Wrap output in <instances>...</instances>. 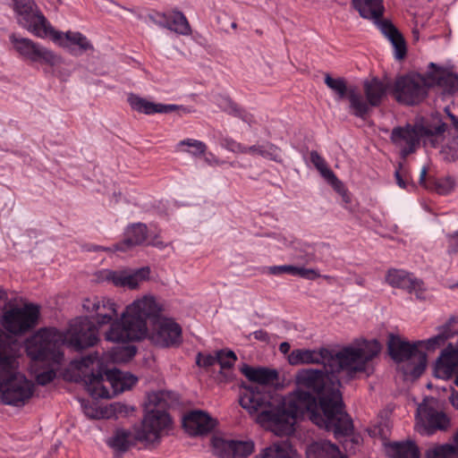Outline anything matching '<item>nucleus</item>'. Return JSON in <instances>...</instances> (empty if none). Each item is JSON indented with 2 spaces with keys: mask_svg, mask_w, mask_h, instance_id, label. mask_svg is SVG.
Segmentation results:
<instances>
[{
  "mask_svg": "<svg viewBox=\"0 0 458 458\" xmlns=\"http://www.w3.org/2000/svg\"><path fill=\"white\" fill-rule=\"evenodd\" d=\"M456 372H458V345L449 344L435 362L434 375L441 379H448Z\"/></svg>",
  "mask_w": 458,
  "mask_h": 458,
  "instance_id": "22",
  "label": "nucleus"
},
{
  "mask_svg": "<svg viewBox=\"0 0 458 458\" xmlns=\"http://www.w3.org/2000/svg\"><path fill=\"white\" fill-rule=\"evenodd\" d=\"M216 425V420L203 411H192L187 413L182 420L185 431L192 437L203 436L212 431Z\"/></svg>",
  "mask_w": 458,
  "mask_h": 458,
  "instance_id": "21",
  "label": "nucleus"
},
{
  "mask_svg": "<svg viewBox=\"0 0 458 458\" xmlns=\"http://www.w3.org/2000/svg\"><path fill=\"white\" fill-rule=\"evenodd\" d=\"M448 117L451 120L452 125L454 126L456 132L458 133V118L451 113H448Z\"/></svg>",
  "mask_w": 458,
  "mask_h": 458,
  "instance_id": "60",
  "label": "nucleus"
},
{
  "mask_svg": "<svg viewBox=\"0 0 458 458\" xmlns=\"http://www.w3.org/2000/svg\"><path fill=\"white\" fill-rule=\"evenodd\" d=\"M252 335L256 340L265 343H267L269 341L268 334L262 329L255 331Z\"/></svg>",
  "mask_w": 458,
  "mask_h": 458,
  "instance_id": "54",
  "label": "nucleus"
},
{
  "mask_svg": "<svg viewBox=\"0 0 458 458\" xmlns=\"http://www.w3.org/2000/svg\"><path fill=\"white\" fill-rule=\"evenodd\" d=\"M196 362L200 367H205V368L210 367L216 362V354L211 355V354L199 353L197 356Z\"/></svg>",
  "mask_w": 458,
  "mask_h": 458,
  "instance_id": "50",
  "label": "nucleus"
},
{
  "mask_svg": "<svg viewBox=\"0 0 458 458\" xmlns=\"http://www.w3.org/2000/svg\"><path fill=\"white\" fill-rule=\"evenodd\" d=\"M82 308L84 311L91 315L97 327L110 326L118 318V305L107 297L92 296L83 300Z\"/></svg>",
  "mask_w": 458,
  "mask_h": 458,
  "instance_id": "17",
  "label": "nucleus"
},
{
  "mask_svg": "<svg viewBox=\"0 0 458 458\" xmlns=\"http://www.w3.org/2000/svg\"><path fill=\"white\" fill-rule=\"evenodd\" d=\"M233 445V439L219 436H214L211 438L212 452L219 458H230Z\"/></svg>",
  "mask_w": 458,
  "mask_h": 458,
  "instance_id": "35",
  "label": "nucleus"
},
{
  "mask_svg": "<svg viewBox=\"0 0 458 458\" xmlns=\"http://www.w3.org/2000/svg\"><path fill=\"white\" fill-rule=\"evenodd\" d=\"M65 339L75 351H81L98 342V328L89 317H78L70 322Z\"/></svg>",
  "mask_w": 458,
  "mask_h": 458,
  "instance_id": "15",
  "label": "nucleus"
},
{
  "mask_svg": "<svg viewBox=\"0 0 458 458\" xmlns=\"http://www.w3.org/2000/svg\"><path fill=\"white\" fill-rule=\"evenodd\" d=\"M279 351L284 354L287 353L290 351V344L287 342L281 343Z\"/></svg>",
  "mask_w": 458,
  "mask_h": 458,
  "instance_id": "61",
  "label": "nucleus"
},
{
  "mask_svg": "<svg viewBox=\"0 0 458 458\" xmlns=\"http://www.w3.org/2000/svg\"><path fill=\"white\" fill-rule=\"evenodd\" d=\"M251 152L255 154H259V156L269 158L276 162H281V159L278 156V148L274 144H267L266 146H252L249 148H245L243 152Z\"/></svg>",
  "mask_w": 458,
  "mask_h": 458,
  "instance_id": "41",
  "label": "nucleus"
},
{
  "mask_svg": "<svg viewBox=\"0 0 458 458\" xmlns=\"http://www.w3.org/2000/svg\"><path fill=\"white\" fill-rule=\"evenodd\" d=\"M420 131V138L423 139L425 145L429 144L436 148L444 139L447 125L438 116L425 124H416Z\"/></svg>",
  "mask_w": 458,
  "mask_h": 458,
  "instance_id": "24",
  "label": "nucleus"
},
{
  "mask_svg": "<svg viewBox=\"0 0 458 458\" xmlns=\"http://www.w3.org/2000/svg\"><path fill=\"white\" fill-rule=\"evenodd\" d=\"M429 83L431 87L438 85L443 89V96L453 95L458 92V75L449 72L440 67H437L435 64H429L428 71Z\"/></svg>",
  "mask_w": 458,
  "mask_h": 458,
  "instance_id": "23",
  "label": "nucleus"
},
{
  "mask_svg": "<svg viewBox=\"0 0 458 458\" xmlns=\"http://www.w3.org/2000/svg\"><path fill=\"white\" fill-rule=\"evenodd\" d=\"M305 458H347V456L330 441L318 440L306 445Z\"/></svg>",
  "mask_w": 458,
  "mask_h": 458,
  "instance_id": "26",
  "label": "nucleus"
},
{
  "mask_svg": "<svg viewBox=\"0 0 458 458\" xmlns=\"http://www.w3.org/2000/svg\"><path fill=\"white\" fill-rule=\"evenodd\" d=\"M147 237V226L145 225H133L126 230L125 239L116 245V250L126 251L134 246L142 244Z\"/></svg>",
  "mask_w": 458,
  "mask_h": 458,
  "instance_id": "29",
  "label": "nucleus"
},
{
  "mask_svg": "<svg viewBox=\"0 0 458 458\" xmlns=\"http://www.w3.org/2000/svg\"><path fill=\"white\" fill-rule=\"evenodd\" d=\"M327 368L321 369H302L295 375L296 390L284 399L283 413L276 435L284 436L293 432L296 418L310 412V419L319 428L334 432L335 436H347L352 431V421L344 410L340 392L341 377L344 373L349 379L358 373L348 368Z\"/></svg>",
  "mask_w": 458,
  "mask_h": 458,
  "instance_id": "1",
  "label": "nucleus"
},
{
  "mask_svg": "<svg viewBox=\"0 0 458 458\" xmlns=\"http://www.w3.org/2000/svg\"><path fill=\"white\" fill-rule=\"evenodd\" d=\"M72 364L81 371L87 390L94 398L110 399L130 389L137 382L133 375L117 369L103 372L97 352L74 360Z\"/></svg>",
  "mask_w": 458,
  "mask_h": 458,
  "instance_id": "5",
  "label": "nucleus"
},
{
  "mask_svg": "<svg viewBox=\"0 0 458 458\" xmlns=\"http://www.w3.org/2000/svg\"><path fill=\"white\" fill-rule=\"evenodd\" d=\"M138 442L134 438V432L124 428H116L113 435L107 438L106 444L113 450L114 458H120Z\"/></svg>",
  "mask_w": 458,
  "mask_h": 458,
  "instance_id": "27",
  "label": "nucleus"
},
{
  "mask_svg": "<svg viewBox=\"0 0 458 458\" xmlns=\"http://www.w3.org/2000/svg\"><path fill=\"white\" fill-rule=\"evenodd\" d=\"M296 267L291 265L279 266L271 267V273L278 274V273H288L295 276Z\"/></svg>",
  "mask_w": 458,
  "mask_h": 458,
  "instance_id": "53",
  "label": "nucleus"
},
{
  "mask_svg": "<svg viewBox=\"0 0 458 458\" xmlns=\"http://www.w3.org/2000/svg\"><path fill=\"white\" fill-rule=\"evenodd\" d=\"M424 342L418 341L411 344L398 335H389L387 350L391 358L396 362L411 360L413 368L410 374L418 377L425 370L427 365V355L420 350Z\"/></svg>",
  "mask_w": 458,
  "mask_h": 458,
  "instance_id": "12",
  "label": "nucleus"
},
{
  "mask_svg": "<svg viewBox=\"0 0 458 458\" xmlns=\"http://www.w3.org/2000/svg\"><path fill=\"white\" fill-rule=\"evenodd\" d=\"M457 454L450 445H441L429 447L426 452V458H454Z\"/></svg>",
  "mask_w": 458,
  "mask_h": 458,
  "instance_id": "42",
  "label": "nucleus"
},
{
  "mask_svg": "<svg viewBox=\"0 0 458 458\" xmlns=\"http://www.w3.org/2000/svg\"><path fill=\"white\" fill-rule=\"evenodd\" d=\"M386 282L393 287L403 288L410 293L422 290V282L404 270L390 269L386 275Z\"/></svg>",
  "mask_w": 458,
  "mask_h": 458,
  "instance_id": "28",
  "label": "nucleus"
},
{
  "mask_svg": "<svg viewBox=\"0 0 458 458\" xmlns=\"http://www.w3.org/2000/svg\"><path fill=\"white\" fill-rule=\"evenodd\" d=\"M449 401L452 403V405L458 410V393L454 390L452 392L451 395L449 396Z\"/></svg>",
  "mask_w": 458,
  "mask_h": 458,
  "instance_id": "57",
  "label": "nucleus"
},
{
  "mask_svg": "<svg viewBox=\"0 0 458 458\" xmlns=\"http://www.w3.org/2000/svg\"><path fill=\"white\" fill-rule=\"evenodd\" d=\"M241 371L252 382L242 388L239 399L241 406L250 414H256L257 423L276 434V426L281 421L284 398L273 395L267 385L276 379L277 372L247 364L242 366Z\"/></svg>",
  "mask_w": 458,
  "mask_h": 458,
  "instance_id": "3",
  "label": "nucleus"
},
{
  "mask_svg": "<svg viewBox=\"0 0 458 458\" xmlns=\"http://www.w3.org/2000/svg\"><path fill=\"white\" fill-rule=\"evenodd\" d=\"M7 298V294L5 291L2 288H0V300H4Z\"/></svg>",
  "mask_w": 458,
  "mask_h": 458,
  "instance_id": "63",
  "label": "nucleus"
},
{
  "mask_svg": "<svg viewBox=\"0 0 458 458\" xmlns=\"http://www.w3.org/2000/svg\"><path fill=\"white\" fill-rule=\"evenodd\" d=\"M179 147L186 146L191 148V151H188L194 157H201L206 153L207 146L204 142L194 140V139H186L181 140L178 144Z\"/></svg>",
  "mask_w": 458,
  "mask_h": 458,
  "instance_id": "45",
  "label": "nucleus"
},
{
  "mask_svg": "<svg viewBox=\"0 0 458 458\" xmlns=\"http://www.w3.org/2000/svg\"><path fill=\"white\" fill-rule=\"evenodd\" d=\"M17 22L28 31L38 38L52 39L61 38L60 31H56L39 10L34 0H13Z\"/></svg>",
  "mask_w": 458,
  "mask_h": 458,
  "instance_id": "10",
  "label": "nucleus"
},
{
  "mask_svg": "<svg viewBox=\"0 0 458 458\" xmlns=\"http://www.w3.org/2000/svg\"><path fill=\"white\" fill-rule=\"evenodd\" d=\"M60 33L61 38L53 40L62 47L69 48L71 45H76L83 52L94 49L89 40L80 32L67 31L66 33Z\"/></svg>",
  "mask_w": 458,
  "mask_h": 458,
  "instance_id": "33",
  "label": "nucleus"
},
{
  "mask_svg": "<svg viewBox=\"0 0 458 458\" xmlns=\"http://www.w3.org/2000/svg\"><path fill=\"white\" fill-rule=\"evenodd\" d=\"M395 179H396V182L397 184L401 187V188H404L405 187V182L403 180V178L401 177L400 175V173L398 171L395 172Z\"/></svg>",
  "mask_w": 458,
  "mask_h": 458,
  "instance_id": "62",
  "label": "nucleus"
},
{
  "mask_svg": "<svg viewBox=\"0 0 458 458\" xmlns=\"http://www.w3.org/2000/svg\"><path fill=\"white\" fill-rule=\"evenodd\" d=\"M386 89L387 85L377 78L365 80L362 82V92L356 87H350L348 100L352 114L364 118L372 107H377L382 103Z\"/></svg>",
  "mask_w": 458,
  "mask_h": 458,
  "instance_id": "8",
  "label": "nucleus"
},
{
  "mask_svg": "<svg viewBox=\"0 0 458 458\" xmlns=\"http://www.w3.org/2000/svg\"><path fill=\"white\" fill-rule=\"evenodd\" d=\"M147 411L141 422L133 427L134 438L144 444L158 443L172 427V419L166 409L173 404L170 392L158 391L148 394Z\"/></svg>",
  "mask_w": 458,
  "mask_h": 458,
  "instance_id": "7",
  "label": "nucleus"
},
{
  "mask_svg": "<svg viewBox=\"0 0 458 458\" xmlns=\"http://www.w3.org/2000/svg\"><path fill=\"white\" fill-rule=\"evenodd\" d=\"M310 161L324 178L329 175L328 173L333 172L327 167L325 159L315 150L310 152Z\"/></svg>",
  "mask_w": 458,
  "mask_h": 458,
  "instance_id": "46",
  "label": "nucleus"
},
{
  "mask_svg": "<svg viewBox=\"0 0 458 458\" xmlns=\"http://www.w3.org/2000/svg\"><path fill=\"white\" fill-rule=\"evenodd\" d=\"M380 31L391 42L394 48V56L402 60L406 55L407 48L404 38L397 28L388 20L375 21Z\"/></svg>",
  "mask_w": 458,
  "mask_h": 458,
  "instance_id": "25",
  "label": "nucleus"
},
{
  "mask_svg": "<svg viewBox=\"0 0 458 458\" xmlns=\"http://www.w3.org/2000/svg\"><path fill=\"white\" fill-rule=\"evenodd\" d=\"M150 275V268L143 267L135 270H109L101 272L102 280L111 282L114 285L119 287H128L136 289L140 283L148 280Z\"/></svg>",
  "mask_w": 458,
  "mask_h": 458,
  "instance_id": "19",
  "label": "nucleus"
},
{
  "mask_svg": "<svg viewBox=\"0 0 458 458\" xmlns=\"http://www.w3.org/2000/svg\"><path fill=\"white\" fill-rule=\"evenodd\" d=\"M329 175L325 178L333 187L335 191H337L339 193H342L343 195H345V190L344 189L343 182L335 176L334 172L328 173Z\"/></svg>",
  "mask_w": 458,
  "mask_h": 458,
  "instance_id": "51",
  "label": "nucleus"
},
{
  "mask_svg": "<svg viewBox=\"0 0 458 458\" xmlns=\"http://www.w3.org/2000/svg\"><path fill=\"white\" fill-rule=\"evenodd\" d=\"M449 445L454 448V452L458 455V429L454 433L453 444Z\"/></svg>",
  "mask_w": 458,
  "mask_h": 458,
  "instance_id": "58",
  "label": "nucleus"
},
{
  "mask_svg": "<svg viewBox=\"0 0 458 458\" xmlns=\"http://www.w3.org/2000/svg\"><path fill=\"white\" fill-rule=\"evenodd\" d=\"M296 452L287 440L277 441L264 448L256 458H295Z\"/></svg>",
  "mask_w": 458,
  "mask_h": 458,
  "instance_id": "31",
  "label": "nucleus"
},
{
  "mask_svg": "<svg viewBox=\"0 0 458 458\" xmlns=\"http://www.w3.org/2000/svg\"><path fill=\"white\" fill-rule=\"evenodd\" d=\"M128 102L131 107L139 113L145 114H151L157 113V104L152 103L143 98L137 95L131 94L128 97Z\"/></svg>",
  "mask_w": 458,
  "mask_h": 458,
  "instance_id": "36",
  "label": "nucleus"
},
{
  "mask_svg": "<svg viewBox=\"0 0 458 458\" xmlns=\"http://www.w3.org/2000/svg\"><path fill=\"white\" fill-rule=\"evenodd\" d=\"M233 444L230 458H247L254 450V443L250 440L233 439Z\"/></svg>",
  "mask_w": 458,
  "mask_h": 458,
  "instance_id": "38",
  "label": "nucleus"
},
{
  "mask_svg": "<svg viewBox=\"0 0 458 458\" xmlns=\"http://www.w3.org/2000/svg\"><path fill=\"white\" fill-rule=\"evenodd\" d=\"M55 377V371L53 369H47L38 373L36 377L37 383L41 386H45Z\"/></svg>",
  "mask_w": 458,
  "mask_h": 458,
  "instance_id": "48",
  "label": "nucleus"
},
{
  "mask_svg": "<svg viewBox=\"0 0 458 458\" xmlns=\"http://www.w3.org/2000/svg\"><path fill=\"white\" fill-rule=\"evenodd\" d=\"M390 140L393 144L401 149V155L405 158L408 155L415 152L420 144V131L417 125L406 124L405 126L394 127L392 131Z\"/></svg>",
  "mask_w": 458,
  "mask_h": 458,
  "instance_id": "20",
  "label": "nucleus"
},
{
  "mask_svg": "<svg viewBox=\"0 0 458 458\" xmlns=\"http://www.w3.org/2000/svg\"><path fill=\"white\" fill-rule=\"evenodd\" d=\"M431 87L428 73L409 74L398 77L394 85V94L399 103L412 106L421 102L428 94V89Z\"/></svg>",
  "mask_w": 458,
  "mask_h": 458,
  "instance_id": "13",
  "label": "nucleus"
},
{
  "mask_svg": "<svg viewBox=\"0 0 458 458\" xmlns=\"http://www.w3.org/2000/svg\"><path fill=\"white\" fill-rule=\"evenodd\" d=\"M18 344L0 329V398L4 404L22 406L33 394V384L16 371Z\"/></svg>",
  "mask_w": 458,
  "mask_h": 458,
  "instance_id": "4",
  "label": "nucleus"
},
{
  "mask_svg": "<svg viewBox=\"0 0 458 458\" xmlns=\"http://www.w3.org/2000/svg\"><path fill=\"white\" fill-rule=\"evenodd\" d=\"M325 83L330 89L339 96V98H344L345 96L348 98L350 87H347L346 81L344 78H333L330 74L327 73L325 75Z\"/></svg>",
  "mask_w": 458,
  "mask_h": 458,
  "instance_id": "40",
  "label": "nucleus"
},
{
  "mask_svg": "<svg viewBox=\"0 0 458 458\" xmlns=\"http://www.w3.org/2000/svg\"><path fill=\"white\" fill-rule=\"evenodd\" d=\"M355 9L361 17L377 21L383 15V0H352Z\"/></svg>",
  "mask_w": 458,
  "mask_h": 458,
  "instance_id": "30",
  "label": "nucleus"
},
{
  "mask_svg": "<svg viewBox=\"0 0 458 458\" xmlns=\"http://www.w3.org/2000/svg\"><path fill=\"white\" fill-rule=\"evenodd\" d=\"M237 360L236 354L231 350H220L216 352V362L221 369H230Z\"/></svg>",
  "mask_w": 458,
  "mask_h": 458,
  "instance_id": "44",
  "label": "nucleus"
},
{
  "mask_svg": "<svg viewBox=\"0 0 458 458\" xmlns=\"http://www.w3.org/2000/svg\"><path fill=\"white\" fill-rule=\"evenodd\" d=\"M137 349L133 345L116 347L113 350L112 359L115 362H126L136 354Z\"/></svg>",
  "mask_w": 458,
  "mask_h": 458,
  "instance_id": "43",
  "label": "nucleus"
},
{
  "mask_svg": "<svg viewBox=\"0 0 458 458\" xmlns=\"http://www.w3.org/2000/svg\"><path fill=\"white\" fill-rule=\"evenodd\" d=\"M149 339L160 347L176 346L182 343V328L173 319L159 317L153 322Z\"/></svg>",
  "mask_w": 458,
  "mask_h": 458,
  "instance_id": "18",
  "label": "nucleus"
},
{
  "mask_svg": "<svg viewBox=\"0 0 458 458\" xmlns=\"http://www.w3.org/2000/svg\"><path fill=\"white\" fill-rule=\"evenodd\" d=\"M455 187V182L454 180L447 176L445 178L438 179L436 181H431L430 185H426V188L436 191L437 193L440 195H446L449 194L451 191H454Z\"/></svg>",
  "mask_w": 458,
  "mask_h": 458,
  "instance_id": "39",
  "label": "nucleus"
},
{
  "mask_svg": "<svg viewBox=\"0 0 458 458\" xmlns=\"http://www.w3.org/2000/svg\"><path fill=\"white\" fill-rule=\"evenodd\" d=\"M426 176H427V168L423 167L420 171V184L423 185L426 188V185H430V182H426Z\"/></svg>",
  "mask_w": 458,
  "mask_h": 458,
  "instance_id": "56",
  "label": "nucleus"
},
{
  "mask_svg": "<svg viewBox=\"0 0 458 458\" xmlns=\"http://www.w3.org/2000/svg\"><path fill=\"white\" fill-rule=\"evenodd\" d=\"M458 143L453 142L451 145L445 146L440 154L446 162H454L458 158Z\"/></svg>",
  "mask_w": 458,
  "mask_h": 458,
  "instance_id": "47",
  "label": "nucleus"
},
{
  "mask_svg": "<svg viewBox=\"0 0 458 458\" xmlns=\"http://www.w3.org/2000/svg\"><path fill=\"white\" fill-rule=\"evenodd\" d=\"M10 40L15 51L30 62L49 66H55L62 62L61 56L30 38H19L13 33L10 36Z\"/></svg>",
  "mask_w": 458,
  "mask_h": 458,
  "instance_id": "16",
  "label": "nucleus"
},
{
  "mask_svg": "<svg viewBox=\"0 0 458 458\" xmlns=\"http://www.w3.org/2000/svg\"><path fill=\"white\" fill-rule=\"evenodd\" d=\"M386 452L391 458H420L419 448L411 441L390 443Z\"/></svg>",
  "mask_w": 458,
  "mask_h": 458,
  "instance_id": "32",
  "label": "nucleus"
},
{
  "mask_svg": "<svg viewBox=\"0 0 458 458\" xmlns=\"http://www.w3.org/2000/svg\"><path fill=\"white\" fill-rule=\"evenodd\" d=\"M295 276H299L302 278L309 279V280H314L320 276L319 273L315 269L304 268V267H296Z\"/></svg>",
  "mask_w": 458,
  "mask_h": 458,
  "instance_id": "49",
  "label": "nucleus"
},
{
  "mask_svg": "<svg viewBox=\"0 0 458 458\" xmlns=\"http://www.w3.org/2000/svg\"><path fill=\"white\" fill-rule=\"evenodd\" d=\"M454 318H450L449 321L444 326L438 328V334L434 337H431L426 341H423L424 344L422 346H425L428 351H435L440 346L444 345L445 343L454 335L457 334L456 330L452 328V323Z\"/></svg>",
  "mask_w": 458,
  "mask_h": 458,
  "instance_id": "34",
  "label": "nucleus"
},
{
  "mask_svg": "<svg viewBox=\"0 0 458 458\" xmlns=\"http://www.w3.org/2000/svg\"><path fill=\"white\" fill-rule=\"evenodd\" d=\"M454 384L458 386V372L454 379Z\"/></svg>",
  "mask_w": 458,
  "mask_h": 458,
  "instance_id": "64",
  "label": "nucleus"
},
{
  "mask_svg": "<svg viewBox=\"0 0 458 458\" xmlns=\"http://www.w3.org/2000/svg\"><path fill=\"white\" fill-rule=\"evenodd\" d=\"M161 306L153 296L146 295L128 305L105 334V339L114 343L138 341L148 335L147 318H159Z\"/></svg>",
  "mask_w": 458,
  "mask_h": 458,
  "instance_id": "6",
  "label": "nucleus"
},
{
  "mask_svg": "<svg viewBox=\"0 0 458 458\" xmlns=\"http://www.w3.org/2000/svg\"><path fill=\"white\" fill-rule=\"evenodd\" d=\"M174 109H175V106H173V105L165 106V105L157 104V113H169V112L174 111Z\"/></svg>",
  "mask_w": 458,
  "mask_h": 458,
  "instance_id": "55",
  "label": "nucleus"
},
{
  "mask_svg": "<svg viewBox=\"0 0 458 458\" xmlns=\"http://www.w3.org/2000/svg\"><path fill=\"white\" fill-rule=\"evenodd\" d=\"M381 344L376 339H356L339 351L321 348L319 350H293L288 355L291 365L322 364L332 372V368H348L351 371H366L367 376L373 371L372 360L381 351Z\"/></svg>",
  "mask_w": 458,
  "mask_h": 458,
  "instance_id": "2",
  "label": "nucleus"
},
{
  "mask_svg": "<svg viewBox=\"0 0 458 458\" xmlns=\"http://www.w3.org/2000/svg\"><path fill=\"white\" fill-rule=\"evenodd\" d=\"M63 335L55 328H45L28 339L26 351L28 355L35 360H47L60 364L64 353L61 351Z\"/></svg>",
  "mask_w": 458,
  "mask_h": 458,
  "instance_id": "9",
  "label": "nucleus"
},
{
  "mask_svg": "<svg viewBox=\"0 0 458 458\" xmlns=\"http://www.w3.org/2000/svg\"><path fill=\"white\" fill-rule=\"evenodd\" d=\"M437 401L427 398L419 404L416 412V428L421 435L430 436L437 430H446L450 426L447 415L438 411Z\"/></svg>",
  "mask_w": 458,
  "mask_h": 458,
  "instance_id": "14",
  "label": "nucleus"
},
{
  "mask_svg": "<svg viewBox=\"0 0 458 458\" xmlns=\"http://www.w3.org/2000/svg\"><path fill=\"white\" fill-rule=\"evenodd\" d=\"M165 27L182 35H189L191 33V26L186 17L180 12L173 13L171 20L166 21Z\"/></svg>",
  "mask_w": 458,
  "mask_h": 458,
  "instance_id": "37",
  "label": "nucleus"
},
{
  "mask_svg": "<svg viewBox=\"0 0 458 458\" xmlns=\"http://www.w3.org/2000/svg\"><path fill=\"white\" fill-rule=\"evenodd\" d=\"M39 315L40 307L37 304L10 305L3 311L1 323L10 334L22 335L37 327Z\"/></svg>",
  "mask_w": 458,
  "mask_h": 458,
  "instance_id": "11",
  "label": "nucleus"
},
{
  "mask_svg": "<svg viewBox=\"0 0 458 458\" xmlns=\"http://www.w3.org/2000/svg\"><path fill=\"white\" fill-rule=\"evenodd\" d=\"M84 412H85L86 416L90 419H100V418L104 417L103 411L101 410L95 408L91 405H89V406L85 405Z\"/></svg>",
  "mask_w": 458,
  "mask_h": 458,
  "instance_id": "52",
  "label": "nucleus"
},
{
  "mask_svg": "<svg viewBox=\"0 0 458 458\" xmlns=\"http://www.w3.org/2000/svg\"><path fill=\"white\" fill-rule=\"evenodd\" d=\"M451 245L454 251H458V232L451 236Z\"/></svg>",
  "mask_w": 458,
  "mask_h": 458,
  "instance_id": "59",
  "label": "nucleus"
}]
</instances>
